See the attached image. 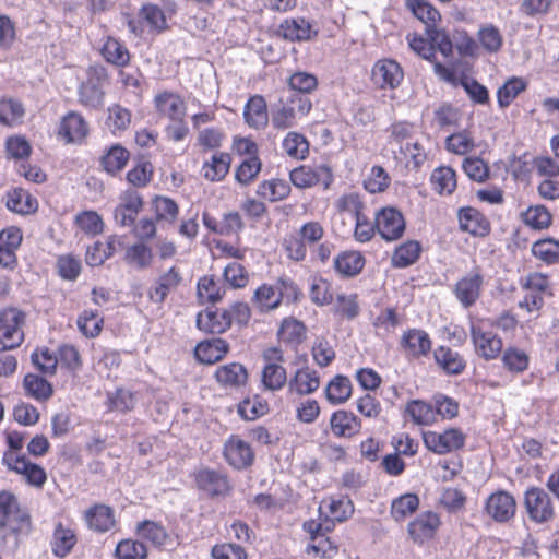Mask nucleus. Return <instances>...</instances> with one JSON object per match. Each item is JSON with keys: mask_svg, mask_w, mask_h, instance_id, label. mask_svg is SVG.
Returning <instances> with one entry per match:
<instances>
[{"mask_svg": "<svg viewBox=\"0 0 559 559\" xmlns=\"http://www.w3.org/2000/svg\"><path fill=\"white\" fill-rule=\"evenodd\" d=\"M34 366L44 374L53 376L57 371L58 358L48 349L36 350L31 356Z\"/></svg>", "mask_w": 559, "mask_h": 559, "instance_id": "nucleus-64", "label": "nucleus"}, {"mask_svg": "<svg viewBox=\"0 0 559 559\" xmlns=\"http://www.w3.org/2000/svg\"><path fill=\"white\" fill-rule=\"evenodd\" d=\"M404 80L401 64L391 58H382L371 69V81L381 90H396Z\"/></svg>", "mask_w": 559, "mask_h": 559, "instance_id": "nucleus-3", "label": "nucleus"}, {"mask_svg": "<svg viewBox=\"0 0 559 559\" xmlns=\"http://www.w3.org/2000/svg\"><path fill=\"white\" fill-rule=\"evenodd\" d=\"M231 158L228 153L218 152L205 160L202 166V175L210 181H221L229 171Z\"/></svg>", "mask_w": 559, "mask_h": 559, "instance_id": "nucleus-32", "label": "nucleus"}, {"mask_svg": "<svg viewBox=\"0 0 559 559\" xmlns=\"http://www.w3.org/2000/svg\"><path fill=\"white\" fill-rule=\"evenodd\" d=\"M23 389L28 397L38 402H45L53 394L52 385L46 379L35 373H27L24 377Z\"/></svg>", "mask_w": 559, "mask_h": 559, "instance_id": "nucleus-34", "label": "nucleus"}, {"mask_svg": "<svg viewBox=\"0 0 559 559\" xmlns=\"http://www.w3.org/2000/svg\"><path fill=\"white\" fill-rule=\"evenodd\" d=\"M459 222L462 230L474 236H486L490 230L488 221L473 207L461 209Z\"/></svg>", "mask_w": 559, "mask_h": 559, "instance_id": "nucleus-27", "label": "nucleus"}, {"mask_svg": "<svg viewBox=\"0 0 559 559\" xmlns=\"http://www.w3.org/2000/svg\"><path fill=\"white\" fill-rule=\"evenodd\" d=\"M102 55L107 62L118 67H123L130 61L128 49L120 41L111 37H108L103 45Z\"/></svg>", "mask_w": 559, "mask_h": 559, "instance_id": "nucleus-51", "label": "nucleus"}, {"mask_svg": "<svg viewBox=\"0 0 559 559\" xmlns=\"http://www.w3.org/2000/svg\"><path fill=\"white\" fill-rule=\"evenodd\" d=\"M153 251L145 242L139 241L126 249L124 261L136 270H146L153 263Z\"/></svg>", "mask_w": 559, "mask_h": 559, "instance_id": "nucleus-35", "label": "nucleus"}, {"mask_svg": "<svg viewBox=\"0 0 559 559\" xmlns=\"http://www.w3.org/2000/svg\"><path fill=\"white\" fill-rule=\"evenodd\" d=\"M155 108L158 114L174 122H181L186 116V103L176 93L163 92L154 98Z\"/></svg>", "mask_w": 559, "mask_h": 559, "instance_id": "nucleus-16", "label": "nucleus"}, {"mask_svg": "<svg viewBox=\"0 0 559 559\" xmlns=\"http://www.w3.org/2000/svg\"><path fill=\"white\" fill-rule=\"evenodd\" d=\"M320 386V377L318 372L309 367H302L296 370L295 374L288 381V391L298 395H309L316 392Z\"/></svg>", "mask_w": 559, "mask_h": 559, "instance_id": "nucleus-20", "label": "nucleus"}, {"mask_svg": "<svg viewBox=\"0 0 559 559\" xmlns=\"http://www.w3.org/2000/svg\"><path fill=\"white\" fill-rule=\"evenodd\" d=\"M106 80L104 69L91 68L88 78L80 85L79 102L88 108H98L104 102L103 85Z\"/></svg>", "mask_w": 559, "mask_h": 559, "instance_id": "nucleus-8", "label": "nucleus"}, {"mask_svg": "<svg viewBox=\"0 0 559 559\" xmlns=\"http://www.w3.org/2000/svg\"><path fill=\"white\" fill-rule=\"evenodd\" d=\"M421 247L418 241L409 240L397 247L391 258L395 267H406L415 263L420 254Z\"/></svg>", "mask_w": 559, "mask_h": 559, "instance_id": "nucleus-47", "label": "nucleus"}, {"mask_svg": "<svg viewBox=\"0 0 559 559\" xmlns=\"http://www.w3.org/2000/svg\"><path fill=\"white\" fill-rule=\"evenodd\" d=\"M430 183L438 194L450 195L456 188V174L448 166H440L431 173Z\"/></svg>", "mask_w": 559, "mask_h": 559, "instance_id": "nucleus-37", "label": "nucleus"}, {"mask_svg": "<svg viewBox=\"0 0 559 559\" xmlns=\"http://www.w3.org/2000/svg\"><path fill=\"white\" fill-rule=\"evenodd\" d=\"M465 439V435L457 428H450L443 432L426 431L423 435L427 449L440 455L463 448Z\"/></svg>", "mask_w": 559, "mask_h": 559, "instance_id": "nucleus-4", "label": "nucleus"}, {"mask_svg": "<svg viewBox=\"0 0 559 559\" xmlns=\"http://www.w3.org/2000/svg\"><path fill=\"white\" fill-rule=\"evenodd\" d=\"M197 325L205 332L221 334L230 328V318L225 309L206 310L198 314Z\"/></svg>", "mask_w": 559, "mask_h": 559, "instance_id": "nucleus-26", "label": "nucleus"}, {"mask_svg": "<svg viewBox=\"0 0 559 559\" xmlns=\"http://www.w3.org/2000/svg\"><path fill=\"white\" fill-rule=\"evenodd\" d=\"M153 206L157 219L173 223L177 218L179 209L173 199L158 195L153 200Z\"/></svg>", "mask_w": 559, "mask_h": 559, "instance_id": "nucleus-62", "label": "nucleus"}, {"mask_svg": "<svg viewBox=\"0 0 559 559\" xmlns=\"http://www.w3.org/2000/svg\"><path fill=\"white\" fill-rule=\"evenodd\" d=\"M2 462L9 469L22 475L31 486L41 488L47 480L45 469L24 455L17 456L12 452H4Z\"/></svg>", "mask_w": 559, "mask_h": 559, "instance_id": "nucleus-7", "label": "nucleus"}, {"mask_svg": "<svg viewBox=\"0 0 559 559\" xmlns=\"http://www.w3.org/2000/svg\"><path fill=\"white\" fill-rule=\"evenodd\" d=\"M243 118L247 124L253 129H261L267 124V110L264 98L260 95L252 96L246 104Z\"/></svg>", "mask_w": 559, "mask_h": 559, "instance_id": "nucleus-31", "label": "nucleus"}, {"mask_svg": "<svg viewBox=\"0 0 559 559\" xmlns=\"http://www.w3.org/2000/svg\"><path fill=\"white\" fill-rule=\"evenodd\" d=\"M350 395V380L342 374H337L331 379L325 388L326 400L333 405L345 403Z\"/></svg>", "mask_w": 559, "mask_h": 559, "instance_id": "nucleus-44", "label": "nucleus"}, {"mask_svg": "<svg viewBox=\"0 0 559 559\" xmlns=\"http://www.w3.org/2000/svg\"><path fill=\"white\" fill-rule=\"evenodd\" d=\"M224 456L236 469L250 466L254 460V453L248 442L237 436H231L224 444Z\"/></svg>", "mask_w": 559, "mask_h": 559, "instance_id": "nucleus-13", "label": "nucleus"}, {"mask_svg": "<svg viewBox=\"0 0 559 559\" xmlns=\"http://www.w3.org/2000/svg\"><path fill=\"white\" fill-rule=\"evenodd\" d=\"M289 185L282 179L265 180L259 185L257 190L258 195L270 202L283 200L289 194Z\"/></svg>", "mask_w": 559, "mask_h": 559, "instance_id": "nucleus-48", "label": "nucleus"}, {"mask_svg": "<svg viewBox=\"0 0 559 559\" xmlns=\"http://www.w3.org/2000/svg\"><path fill=\"white\" fill-rule=\"evenodd\" d=\"M261 162L258 156L246 158L236 169L235 178L240 185H249L260 173Z\"/></svg>", "mask_w": 559, "mask_h": 559, "instance_id": "nucleus-63", "label": "nucleus"}, {"mask_svg": "<svg viewBox=\"0 0 559 559\" xmlns=\"http://www.w3.org/2000/svg\"><path fill=\"white\" fill-rule=\"evenodd\" d=\"M435 360L448 374H460L466 367L463 357L450 347H438L435 350Z\"/></svg>", "mask_w": 559, "mask_h": 559, "instance_id": "nucleus-33", "label": "nucleus"}, {"mask_svg": "<svg viewBox=\"0 0 559 559\" xmlns=\"http://www.w3.org/2000/svg\"><path fill=\"white\" fill-rule=\"evenodd\" d=\"M5 204L10 211L23 215L34 213L38 206L37 200L21 188L8 192Z\"/></svg>", "mask_w": 559, "mask_h": 559, "instance_id": "nucleus-39", "label": "nucleus"}, {"mask_svg": "<svg viewBox=\"0 0 559 559\" xmlns=\"http://www.w3.org/2000/svg\"><path fill=\"white\" fill-rule=\"evenodd\" d=\"M132 114L119 104H114L107 109L106 126L114 135H120L129 129Z\"/></svg>", "mask_w": 559, "mask_h": 559, "instance_id": "nucleus-38", "label": "nucleus"}, {"mask_svg": "<svg viewBox=\"0 0 559 559\" xmlns=\"http://www.w3.org/2000/svg\"><path fill=\"white\" fill-rule=\"evenodd\" d=\"M85 520L90 528L100 533L108 532L116 524L114 510L105 504H96L90 508L85 512Z\"/></svg>", "mask_w": 559, "mask_h": 559, "instance_id": "nucleus-29", "label": "nucleus"}, {"mask_svg": "<svg viewBox=\"0 0 559 559\" xmlns=\"http://www.w3.org/2000/svg\"><path fill=\"white\" fill-rule=\"evenodd\" d=\"M23 240L22 230L19 227L10 226L0 231V265L13 269L16 265V250Z\"/></svg>", "mask_w": 559, "mask_h": 559, "instance_id": "nucleus-14", "label": "nucleus"}, {"mask_svg": "<svg viewBox=\"0 0 559 559\" xmlns=\"http://www.w3.org/2000/svg\"><path fill=\"white\" fill-rule=\"evenodd\" d=\"M331 430L337 437L350 438L361 429L360 419L350 412L336 411L330 419Z\"/></svg>", "mask_w": 559, "mask_h": 559, "instance_id": "nucleus-22", "label": "nucleus"}, {"mask_svg": "<svg viewBox=\"0 0 559 559\" xmlns=\"http://www.w3.org/2000/svg\"><path fill=\"white\" fill-rule=\"evenodd\" d=\"M440 520L437 513L426 512L408 524V533L415 542L423 543L433 536Z\"/></svg>", "mask_w": 559, "mask_h": 559, "instance_id": "nucleus-25", "label": "nucleus"}, {"mask_svg": "<svg viewBox=\"0 0 559 559\" xmlns=\"http://www.w3.org/2000/svg\"><path fill=\"white\" fill-rule=\"evenodd\" d=\"M197 292L202 304H216L223 299L226 288L219 281H216L213 276L206 275L199 280Z\"/></svg>", "mask_w": 559, "mask_h": 559, "instance_id": "nucleus-41", "label": "nucleus"}, {"mask_svg": "<svg viewBox=\"0 0 559 559\" xmlns=\"http://www.w3.org/2000/svg\"><path fill=\"white\" fill-rule=\"evenodd\" d=\"M526 82L522 78L513 76L498 88L497 99L501 108L510 106L518 95L526 90Z\"/></svg>", "mask_w": 559, "mask_h": 559, "instance_id": "nucleus-52", "label": "nucleus"}, {"mask_svg": "<svg viewBox=\"0 0 559 559\" xmlns=\"http://www.w3.org/2000/svg\"><path fill=\"white\" fill-rule=\"evenodd\" d=\"M90 131L87 121L83 116L75 111H70L60 121L58 136L66 144L82 143Z\"/></svg>", "mask_w": 559, "mask_h": 559, "instance_id": "nucleus-12", "label": "nucleus"}, {"mask_svg": "<svg viewBox=\"0 0 559 559\" xmlns=\"http://www.w3.org/2000/svg\"><path fill=\"white\" fill-rule=\"evenodd\" d=\"M376 228L380 236L388 240L401 238L405 230V221L400 211L394 207H383L376 214Z\"/></svg>", "mask_w": 559, "mask_h": 559, "instance_id": "nucleus-10", "label": "nucleus"}, {"mask_svg": "<svg viewBox=\"0 0 559 559\" xmlns=\"http://www.w3.org/2000/svg\"><path fill=\"white\" fill-rule=\"evenodd\" d=\"M391 183V177L382 166L374 165L364 180L365 189L370 193L385 191Z\"/></svg>", "mask_w": 559, "mask_h": 559, "instance_id": "nucleus-55", "label": "nucleus"}, {"mask_svg": "<svg viewBox=\"0 0 559 559\" xmlns=\"http://www.w3.org/2000/svg\"><path fill=\"white\" fill-rule=\"evenodd\" d=\"M25 109L23 104L11 97L0 99V124L16 127L23 122Z\"/></svg>", "mask_w": 559, "mask_h": 559, "instance_id": "nucleus-36", "label": "nucleus"}, {"mask_svg": "<svg viewBox=\"0 0 559 559\" xmlns=\"http://www.w3.org/2000/svg\"><path fill=\"white\" fill-rule=\"evenodd\" d=\"M103 318L97 310H84L76 320L80 332L90 338L96 337L103 326Z\"/></svg>", "mask_w": 559, "mask_h": 559, "instance_id": "nucleus-53", "label": "nucleus"}, {"mask_svg": "<svg viewBox=\"0 0 559 559\" xmlns=\"http://www.w3.org/2000/svg\"><path fill=\"white\" fill-rule=\"evenodd\" d=\"M129 159V151L120 144H114L102 157L100 164L106 170V173L110 175H116L126 167Z\"/></svg>", "mask_w": 559, "mask_h": 559, "instance_id": "nucleus-43", "label": "nucleus"}, {"mask_svg": "<svg viewBox=\"0 0 559 559\" xmlns=\"http://www.w3.org/2000/svg\"><path fill=\"white\" fill-rule=\"evenodd\" d=\"M333 179L330 168L325 165L312 169L307 166H300L290 171V180L298 188H309L320 183L328 189Z\"/></svg>", "mask_w": 559, "mask_h": 559, "instance_id": "nucleus-15", "label": "nucleus"}, {"mask_svg": "<svg viewBox=\"0 0 559 559\" xmlns=\"http://www.w3.org/2000/svg\"><path fill=\"white\" fill-rule=\"evenodd\" d=\"M524 504L528 518L536 523L548 522L555 515L551 498L542 488H528L525 491Z\"/></svg>", "mask_w": 559, "mask_h": 559, "instance_id": "nucleus-5", "label": "nucleus"}, {"mask_svg": "<svg viewBox=\"0 0 559 559\" xmlns=\"http://www.w3.org/2000/svg\"><path fill=\"white\" fill-rule=\"evenodd\" d=\"M406 8L423 22L426 29L436 26L441 20L439 11L427 0H405Z\"/></svg>", "mask_w": 559, "mask_h": 559, "instance_id": "nucleus-40", "label": "nucleus"}, {"mask_svg": "<svg viewBox=\"0 0 559 559\" xmlns=\"http://www.w3.org/2000/svg\"><path fill=\"white\" fill-rule=\"evenodd\" d=\"M282 147L292 158L304 159L309 153V142L298 132H288L283 140Z\"/></svg>", "mask_w": 559, "mask_h": 559, "instance_id": "nucleus-49", "label": "nucleus"}, {"mask_svg": "<svg viewBox=\"0 0 559 559\" xmlns=\"http://www.w3.org/2000/svg\"><path fill=\"white\" fill-rule=\"evenodd\" d=\"M404 414L417 426H431L436 423V412L432 404L423 400L407 402Z\"/></svg>", "mask_w": 559, "mask_h": 559, "instance_id": "nucleus-30", "label": "nucleus"}, {"mask_svg": "<svg viewBox=\"0 0 559 559\" xmlns=\"http://www.w3.org/2000/svg\"><path fill=\"white\" fill-rule=\"evenodd\" d=\"M469 332L475 353L478 357L490 361L500 356L503 342L498 334L485 329L484 321L472 323Z\"/></svg>", "mask_w": 559, "mask_h": 559, "instance_id": "nucleus-2", "label": "nucleus"}, {"mask_svg": "<svg viewBox=\"0 0 559 559\" xmlns=\"http://www.w3.org/2000/svg\"><path fill=\"white\" fill-rule=\"evenodd\" d=\"M115 555L117 559H146L147 549L141 542L124 539L117 545Z\"/></svg>", "mask_w": 559, "mask_h": 559, "instance_id": "nucleus-58", "label": "nucleus"}, {"mask_svg": "<svg viewBox=\"0 0 559 559\" xmlns=\"http://www.w3.org/2000/svg\"><path fill=\"white\" fill-rule=\"evenodd\" d=\"M287 382V373L283 366L269 362L262 370V384L270 391L281 390Z\"/></svg>", "mask_w": 559, "mask_h": 559, "instance_id": "nucleus-50", "label": "nucleus"}, {"mask_svg": "<svg viewBox=\"0 0 559 559\" xmlns=\"http://www.w3.org/2000/svg\"><path fill=\"white\" fill-rule=\"evenodd\" d=\"M401 347L407 357L419 358L431 349L429 335L419 329H409L401 337Z\"/></svg>", "mask_w": 559, "mask_h": 559, "instance_id": "nucleus-18", "label": "nucleus"}, {"mask_svg": "<svg viewBox=\"0 0 559 559\" xmlns=\"http://www.w3.org/2000/svg\"><path fill=\"white\" fill-rule=\"evenodd\" d=\"M24 514L21 512L16 497L9 491L0 492V527L11 522L22 521Z\"/></svg>", "mask_w": 559, "mask_h": 559, "instance_id": "nucleus-45", "label": "nucleus"}, {"mask_svg": "<svg viewBox=\"0 0 559 559\" xmlns=\"http://www.w3.org/2000/svg\"><path fill=\"white\" fill-rule=\"evenodd\" d=\"M484 276L478 270H473L457 280L453 294L464 309L473 307L481 296Z\"/></svg>", "mask_w": 559, "mask_h": 559, "instance_id": "nucleus-6", "label": "nucleus"}, {"mask_svg": "<svg viewBox=\"0 0 559 559\" xmlns=\"http://www.w3.org/2000/svg\"><path fill=\"white\" fill-rule=\"evenodd\" d=\"M138 534L140 537L152 542L154 545L162 546L167 539V533L165 528L153 521L140 522L136 526Z\"/></svg>", "mask_w": 559, "mask_h": 559, "instance_id": "nucleus-60", "label": "nucleus"}, {"mask_svg": "<svg viewBox=\"0 0 559 559\" xmlns=\"http://www.w3.org/2000/svg\"><path fill=\"white\" fill-rule=\"evenodd\" d=\"M321 510L326 509V516L331 518L333 521H344L354 511L353 504L349 500H334L330 499L323 501L320 506Z\"/></svg>", "mask_w": 559, "mask_h": 559, "instance_id": "nucleus-61", "label": "nucleus"}, {"mask_svg": "<svg viewBox=\"0 0 559 559\" xmlns=\"http://www.w3.org/2000/svg\"><path fill=\"white\" fill-rule=\"evenodd\" d=\"M251 302L259 312H270L281 306L282 293L278 292L276 283L273 285L264 283L254 290Z\"/></svg>", "mask_w": 559, "mask_h": 559, "instance_id": "nucleus-21", "label": "nucleus"}, {"mask_svg": "<svg viewBox=\"0 0 559 559\" xmlns=\"http://www.w3.org/2000/svg\"><path fill=\"white\" fill-rule=\"evenodd\" d=\"M75 544L76 536L74 532L69 527H64L61 523L57 524L51 540V549L55 556L64 558Z\"/></svg>", "mask_w": 559, "mask_h": 559, "instance_id": "nucleus-42", "label": "nucleus"}, {"mask_svg": "<svg viewBox=\"0 0 559 559\" xmlns=\"http://www.w3.org/2000/svg\"><path fill=\"white\" fill-rule=\"evenodd\" d=\"M485 512L495 522H509L515 515L516 501L510 492L506 490H497L487 498L485 502Z\"/></svg>", "mask_w": 559, "mask_h": 559, "instance_id": "nucleus-9", "label": "nucleus"}, {"mask_svg": "<svg viewBox=\"0 0 559 559\" xmlns=\"http://www.w3.org/2000/svg\"><path fill=\"white\" fill-rule=\"evenodd\" d=\"M419 504V499L416 495L406 493L397 499H394L391 506V514L396 521H402L406 516L413 514Z\"/></svg>", "mask_w": 559, "mask_h": 559, "instance_id": "nucleus-56", "label": "nucleus"}, {"mask_svg": "<svg viewBox=\"0 0 559 559\" xmlns=\"http://www.w3.org/2000/svg\"><path fill=\"white\" fill-rule=\"evenodd\" d=\"M195 483L199 489L211 496L224 495L229 489L228 480L223 474L207 468L195 474Z\"/></svg>", "mask_w": 559, "mask_h": 559, "instance_id": "nucleus-23", "label": "nucleus"}, {"mask_svg": "<svg viewBox=\"0 0 559 559\" xmlns=\"http://www.w3.org/2000/svg\"><path fill=\"white\" fill-rule=\"evenodd\" d=\"M182 277L176 266L160 274L155 284L147 292L150 300L154 304H163L169 293L175 290L181 283Z\"/></svg>", "mask_w": 559, "mask_h": 559, "instance_id": "nucleus-17", "label": "nucleus"}, {"mask_svg": "<svg viewBox=\"0 0 559 559\" xmlns=\"http://www.w3.org/2000/svg\"><path fill=\"white\" fill-rule=\"evenodd\" d=\"M534 257L546 264L559 262V241L546 238L536 241L532 247Z\"/></svg>", "mask_w": 559, "mask_h": 559, "instance_id": "nucleus-54", "label": "nucleus"}, {"mask_svg": "<svg viewBox=\"0 0 559 559\" xmlns=\"http://www.w3.org/2000/svg\"><path fill=\"white\" fill-rule=\"evenodd\" d=\"M229 345L222 338H212L200 342L195 349V357L203 364L212 365L221 360L228 352Z\"/></svg>", "mask_w": 559, "mask_h": 559, "instance_id": "nucleus-28", "label": "nucleus"}, {"mask_svg": "<svg viewBox=\"0 0 559 559\" xmlns=\"http://www.w3.org/2000/svg\"><path fill=\"white\" fill-rule=\"evenodd\" d=\"M503 366L511 372L520 373L528 367V356L524 350L508 347L502 355Z\"/></svg>", "mask_w": 559, "mask_h": 559, "instance_id": "nucleus-59", "label": "nucleus"}, {"mask_svg": "<svg viewBox=\"0 0 559 559\" xmlns=\"http://www.w3.org/2000/svg\"><path fill=\"white\" fill-rule=\"evenodd\" d=\"M335 209V219L348 221V226L340 229V235L346 237L352 234L355 217L362 214L364 203L358 193L350 192L336 199Z\"/></svg>", "mask_w": 559, "mask_h": 559, "instance_id": "nucleus-11", "label": "nucleus"}, {"mask_svg": "<svg viewBox=\"0 0 559 559\" xmlns=\"http://www.w3.org/2000/svg\"><path fill=\"white\" fill-rule=\"evenodd\" d=\"M522 219L525 225L534 229H543L550 225L551 215L543 205L530 206L523 214Z\"/></svg>", "mask_w": 559, "mask_h": 559, "instance_id": "nucleus-57", "label": "nucleus"}, {"mask_svg": "<svg viewBox=\"0 0 559 559\" xmlns=\"http://www.w3.org/2000/svg\"><path fill=\"white\" fill-rule=\"evenodd\" d=\"M365 265L364 257L357 251H345L334 260L335 270L345 276L357 275Z\"/></svg>", "mask_w": 559, "mask_h": 559, "instance_id": "nucleus-46", "label": "nucleus"}, {"mask_svg": "<svg viewBox=\"0 0 559 559\" xmlns=\"http://www.w3.org/2000/svg\"><path fill=\"white\" fill-rule=\"evenodd\" d=\"M215 378L222 386L237 389L247 383L248 372L241 364L230 362L219 366L215 371Z\"/></svg>", "mask_w": 559, "mask_h": 559, "instance_id": "nucleus-24", "label": "nucleus"}, {"mask_svg": "<svg viewBox=\"0 0 559 559\" xmlns=\"http://www.w3.org/2000/svg\"><path fill=\"white\" fill-rule=\"evenodd\" d=\"M280 29L284 38L292 41H307L318 35V29L304 17L286 19Z\"/></svg>", "mask_w": 559, "mask_h": 559, "instance_id": "nucleus-19", "label": "nucleus"}, {"mask_svg": "<svg viewBox=\"0 0 559 559\" xmlns=\"http://www.w3.org/2000/svg\"><path fill=\"white\" fill-rule=\"evenodd\" d=\"M24 313L10 308L0 312V352L19 347L24 341Z\"/></svg>", "mask_w": 559, "mask_h": 559, "instance_id": "nucleus-1", "label": "nucleus"}]
</instances>
